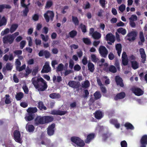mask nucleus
I'll return each mask as SVG.
<instances>
[{
	"mask_svg": "<svg viewBox=\"0 0 147 147\" xmlns=\"http://www.w3.org/2000/svg\"><path fill=\"white\" fill-rule=\"evenodd\" d=\"M41 38L42 40L46 42L48 40V36H46V37L45 36V35L43 34H41L40 35Z\"/></svg>",
	"mask_w": 147,
	"mask_h": 147,
	"instance_id": "61",
	"label": "nucleus"
},
{
	"mask_svg": "<svg viewBox=\"0 0 147 147\" xmlns=\"http://www.w3.org/2000/svg\"><path fill=\"white\" fill-rule=\"evenodd\" d=\"M130 21H134L137 20V17L136 15H132L129 18Z\"/></svg>",
	"mask_w": 147,
	"mask_h": 147,
	"instance_id": "52",
	"label": "nucleus"
},
{
	"mask_svg": "<svg viewBox=\"0 0 147 147\" xmlns=\"http://www.w3.org/2000/svg\"><path fill=\"white\" fill-rule=\"evenodd\" d=\"M37 107L40 110L43 109L45 110L47 109V107L44 106L43 102L42 101H39L38 102Z\"/></svg>",
	"mask_w": 147,
	"mask_h": 147,
	"instance_id": "28",
	"label": "nucleus"
},
{
	"mask_svg": "<svg viewBox=\"0 0 147 147\" xmlns=\"http://www.w3.org/2000/svg\"><path fill=\"white\" fill-rule=\"evenodd\" d=\"M91 58L92 61L94 62H97L99 60L94 54H92L91 55Z\"/></svg>",
	"mask_w": 147,
	"mask_h": 147,
	"instance_id": "51",
	"label": "nucleus"
},
{
	"mask_svg": "<svg viewBox=\"0 0 147 147\" xmlns=\"http://www.w3.org/2000/svg\"><path fill=\"white\" fill-rule=\"evenodd\" d=\"M121 147H127V144L125 140H123L121 142Z\"/></svg>",
	"mask_w": 147,
	"mask_h": 147,
	"instance_id": "59",
	"label": "nucleus"
},
{
	"mask_svg": "<svg viewBox=\"0 0 147 147\" xmlns=\"http://www.w3.org/2000/svg\"><path fill=\"white\" fill-rule=\"evenodd\" d=\"M18 27V25L17 24H12L10 28V32L11 33L14 32L17 29Z\"/></svg>",
	"mask_w": 147,
	"mask_h": 147,
	"instance_id": "37",
	"label": "nucleus"
},
{
	"mask_svg": "<svg viewBox=\"0 0 147 147\" xmlns=\"http://www.w3.org/2000/svg\"><path fill=\"white\" fill-rule=\"evenodd\" d=\"M112 134L109 132H107L102 135V140L104 141H106L109 138H112Z\"/></svg>",
	"mask_w": 147,
	"mask_h": 147,
	"instance_id": "27",
	"label": "nucleus"
},
{
	"mask_svg": "<svg viewBox=\"0 0 147 147\" xmlns=\"http://www.w3.org/2000/svg\"><path fill=\"white\" fill-rule=\"evenodd\" d=\"M140 142L141 144L140 147H146L147 145V135H143L142 137Z\"/></svg>",
	"mask_w": 147,
	"mask_h": 147,
	"instance_id": "13",
	"label": "nucleus"
},
{
	"mask_svg": "<svg viewBox=\"0 0 147 147\" xmlns=\"http://www.w3.org/2000/svg\"><path fill=\"white\" fill-rule=\"evenodd\" d=\"M118 32L119 33H121L123 35H124L126 33V30L122 28H120L118 29L117 30Z\"/></svg>",
	"mask_w": 147,
	"mask_h": 147,
	"instance_id": "43",
	"label": "nucleus"
},
{
	"mask_svg": "<svg viewBox=\"0 0 147 147\" xmlns=\"http://www.w3.org/2000/svg\"><path fill=\"white\" fill-rule=\"evenodd\" d=\"M81 69L80 66L78 64L76 65L74 67V69L77 71H79Z\"/></svg>",
	"mask_w": 147,
	"mask_h": 147,
	"instance_id": "62",
	"label": "nucleus"
},
{
	"mask_svg": "<svg viewBox=\"0 0 147 147\" xmlns=\"http://www.w3.org/2000/svg\"><path fill=\"white\" fill-rule=\"evenodd\" d=\"M38 109L36 107H29L27 110V111L28 113H33L36 112Z\"/></svg>",
	"mask_w": 147,
	"mask_h": 147,
	"instance_id": "30",
	"label": "nucleus"
},
{
	"mask_svg": "<svg viewBox=\"0 0 147 147\" xmlns=\"http://www.w3.org/2000/svg\"><path fill=\"white\" fill-rule=\"evenodd\" d=\"M14 39L11 35L9 34L4 36L2 38V41L3 43L5 44H11L13 42Z\"/></svg>",
	"mask_w": 147,
	"mask_h": 147,
	"instance_id": "5",
	"label": "nucleus"
},
{
	"mask_svg": "<svg viewBox=\"0 0 147 147\" xmlns=\"http://www.w3.org/2000/svg\"><path fill=\"white\" fill-rule=\"evenodd\" d=\"M139 52L141 58H142L141 61L142 63H144L146 60V55L145 51L143 48H141L139 49Z\"/></svg>",
	"mask_w": 147,
	"mask_h": 147,
	"instance_id": "18",
	"label": "nucleus"
},
{
	"mask_svg": "<svg viewBox=\"0 0 147 147\" xmlns=\"http://www.w3.org/2000/svg\"><path fill=\"white\" fill-rule=\"evenodd\" d=\"M115 80L117 85L119 86L122 87L124 86V84L123 82V80L121 77L119 76H116L115 77Z\"/></svg>",
	"mask_w": 147,
	"mask_h": 147,
	"instance_id": "20",
	"label": "nucleus"
},
{
	"mask_svg": "<svg viewBox=\"0 0 147 147\" xmlns=\"http://www.w3.org/2000/svg\"><path fill=\"white\" fill-rule=\"evenodd\" d=\"M54 16V13L53 12L50 10L47 11L44 14V17L47 22H49L50 20L51 21H53V20Z\"/></svg>",
	"mask_w": 147,
	"mask_h": 147,
	"instance_id": "3",
	"label": "nucleus"
},
{
	"mask_svg": "<svg viewBox=\"0 0 147 147\" xmlns=\"http://www.w3.org/2000/svg\"><path fill=\"white\" fill-rule=\"evenodd\" d=\"M114 65L116 67L117 69L118 70L120 69L119 62L118 59H116L115 60Z\"/></svg>",
	"mask_w": 147,
	"mask_h": 147,
	"instance_id": "63",
	"label": "nucleus"
},
{
	"mask_svg": "<svg viewBox=\"0 0 147 147\" xmlns=\"http://www.w3.org/2000/svg\"><path fill=\"white\" fill-rule=\"evenodd\" d=\"M138 32L136 31H132L127 34L126 37H127V40L129 41H134L136 39Z\"/></svg>",
	"mask_w": 147,
	"mask_h": 147,
	"instance_id": "4",
	"label": "nucleus"
},
{
	"mask_svg": "<svg viewBox=\"0 0 147 147\" xmlns=\"http://www.w3.org/2000/svg\"><path fill=\"white\" fill-rule=\"evenodd\" d=\"M39 67L38 66L36 67L33 70L32 72V74L33 76H35L38 73V70Z\"/></svg>",
	"mask_w": 147,
	"mask_h": 147,
	"instance_id": "49",
	"label": "nucleus"
},
{
	"mask_svg": "<svg viewBox=\"0 0 147 147\" xmlns=\"http://www.w3.org/2000/svg\"><path fill=\"white\" fill-rule=\"evenodd\" d=\"M49 96L51 98L53 99L59 98L61 97L59 94L55 93L51 94Z\"/></svg>",
	"mask_w": 147,
	"mask_h": 147,
	"instance_id": "35",
	"label": "nucleus"
},
{
	"mask_svg": "<svg viewBox=\"0 0 147 147\" xmlns=\"http://www.w3.org/2000/svg\"><path fill=\"white\" fill-rule=\"evenodd\" d=\"M67 111H62L60 110H53L51 111L50 114L54 115H62L67 113Z\"/></svg>",
	"mask_w": 147,
	"mask_h": 147,
	"instance_id": "11",
	"label": "nucleus"
},
{
	"mask_svg": "<svg viewBox=\"0 0 147 147\" xmlns=\"http://www.w3.org/2000/svg\"><path fill=\"white\" fill-rule=\"evenodd\" d=\"M80 27L83 33H85L87 31L86 26L82 24H81L80 25Z\"/></svg>",
	"mask_w": 147,
	"mask_h": 147,
	"instance_id": "47",
	"label": "nucleus"
},
{
	"mask_svg": "<svg viewBox=\"0 0 147 147\" xmlns=\"http://www.w3.org/2000/svg\"><path fill=\"white\" fill-rule=\"evenodd\" d=\"M25 7L23 11V15L24 16H26L27 14L29 12V10L27 5H26L25 7Z\"/></svg>",
	"mask_w": 147,
	"mask_h": 147,
	"instance_id": "45",
	"label": "nucleus"
},
{
	"mask_svg": "<svg viewBox=\"0 0 147 147\" xmlns=\"http://www.w3.org/2000/svg\"><path fill=\"white\" fill-rule=\"evenodd\" d=\"M92 36L94 39H99L101 37V34L97 31H95L92 34Z\"/></svg>",
	"mask_w": 147,
	"mask_h": 147,
	"instance_id": "31",
	"label": "nucleus"
},
{
	"mask_svg": "<svg viewBox=\"0 0 147 147\" xmlns=\"http://www.w3.org/2000/svg\"><path fill=\"white\" fill-rule=\"evenodd\" d=\"M106 40L107 41H109L107 43L110 45H112V43H114L115 41V37L111 33L107 34L105 37Z\"/></svg>",
	"mask_w": 147,
	"mask_h": 147,
	"instance_id": "8",
	"label": "nucleus"
},
{
	"mask_svg": "<svg viewBox=\"0 0 147 147\" xmlns=\"http://www.w3.org/2000/svg\"><path fill=\"white\" fill-rule=\"evenodd\" d=\"M77 34V32L75 30H72L69 32V34L70 37L71 38H74Z\"/></svg>",
	"mask_w": 147,
	"mask_h": 147,
	"instance_id": "42",
	"label": "nucleus"
},
{
	"mask_svg": "<svg viewBox=\"0 0 147 147\" xmlns=\"http://www.w3.org/2000/svg\"><path fill=\"white\" fill-rule=\"evenodd\" d=\"M64 67V65L62 63H60L59 64L57 68L56 72H58L62 71Z\"/></svg>",
	"mask_w": 147,
	"mask_h": 147,
	"instance_id": "44",
	"label": "nucleus"
},
{
	"mask_svg": "<svg viewBox=\"0 0 147 147\" xmlns=\"http://www.w3.org/2000/svg\"><path fill=\"white\" fill-rule=\"evenodd\" d=\"M84 42L87 45H90L91 44V42L90 40L87 38H83Z\"/></svg>",
	"mask_w": 147,
	"mask_h": 147,
	"instance_id": "50",
	"label": "nucleus"
},
{
	"mask_svg": "<svg viewBox=\"0 0 147 147\" xmlns=\"http://www.w3.org/2000/svg\"><path fill=\"white\" fill-rule=\"evenodd\" d=\"M93 114L95 117L97 119H100L103 117L102 112L100 110L96 111Z\"/></svg>",
	"mask_w": 147,
	"mask_h": 147,
	"instance_id": "23",
	"label": "nucleus"
},
{
	"mask_svg": "<svg viewBox=\"0 0 147 147\" xmlns=\"http://www.w3.org/2000/svg\"><path fill=\"white\" fill-rule=\"evenodd\" d=\"M14 139L17 142L21 143V135L19 131L17 130L14 131L13 133Z\"/></svg>",
	"mask_w": 147,
	"mask_h": 147,
	"instance_id": "12",
	"label": "nucleus"
},
{
	"mask_svg": "<svg viewBox=\"0 0 147 147\" xmlns=\"http://www.w3.org/2000/svg\"><path fill=\"white\" fill-rule=\"evenodd\" d=\"M26 74H25V76H27L29 74L32 72V70L29 67H27L25 70Z\"/></svg>",
	"mask_w": 147,
	"mask_h": 147,
	"instance_id": "53",
	"label": "nucleus"
},
{
	"mask_svg": "<svg viewBox=\"0 0 147 147\" xmlns=\"http://www.w3.org/2000/svg\"><path fill=\"white\" fill-rule=\"evenodd\" d=\"M88 70L91 72H93L95 68L94 64L91 63L89 62L88 64Z\"/></svg>",
	"mask_w": 147,
	"mask_h": 147,
	"instance_id": "32",
	"label": "nucleus"
},
{
	"mask_svg": "<svg viewBox=\"0 0 147 147\" xmlns=\"http://www.w3.org/2000/svg\"><path fill=\"white\" fill-rule=\"evenodd\" d=\"M26 127L27 131L29 132H33L35 129L33 125L28 123L27 124Z\"/></svg>",
	"mask_w": 147,
	"mask_h": 147,
	"instance_id": "25",
	"label": "nucleus"
},
{
	"mask_svg": "<svg viewBox=\"0 0 147 147\" xmlns=\"http://www.w3.org/2000/svg\"><path fill=\"white\" fill-rule=\"evenodd\" d=\"M131 67L134 69L138 68L139 67V63L136 61H133L131 62Z\"/></svg>",
	"mask_w": 147,
	"mask_h": 147,
	"instance_id": "34",
	"label": "nucleus"
},
{
	"mask_svg": "<svg viewBox=\"0 0 147 147\" xmlns=\"http://www.w3.org/2000/svg\"><path fill=\"white\" fill-rule=\"evenodd\" d=\"M106 1L105 0H99V3L102 7L105 8V7Z\"/></svg>",
	"mask_w": 147,
	"mask_h": 147,
	"instance_id": "55",
	"label": "nucleus"
},
{
	"mask_svg": "<svg viewBox=\"0 0 147 147\" xmlns=\"http://www.w3.org/2000/svg\"><path fill=\"white\" fill-rule=\"evenodd\" d=\"M71 141L76 145L78 147H83L85 145L84 142L80 138L73 136L71 138Z\"/></svg>",
	"mask_w": 147,
	"mask_h": 147,
	"instance_id": "2",
	"label": "nucleus"
},
{
	"mask_svg": "<svg viewBox=\"0 0 147 147\" xmlns=\"http://www.w3.org/2000/svg\"><path fill=\"white\" fill-rule=\"evenodd\" d=\"M38 55L40 57L44 55L46 58H49L50 56V53L48 51L43 50L40 51L38 53Z\"/></svg>",
	"mask_w": 147,
	"mask_h": 147,
	"instance_id": "15",
	"label": "nucleus"
},
{
	"mask_svg": "<svg viewBox=\"0 0 147 147\" xmlns=\"http://www.w3.org/2000/svg\"><path fill=\"white\" fill-rule=\"evenodd\" d=\"M26 44V41L25 40H23L22 41L20 44V47L21 49H23L25 47Z\"/></svg>",
	"mask_w": 147,
	"mask_h": 147,
	"instance_id": "58",
	"label": "nucleus"
},
{
	"mask_svg": "<svg viewBox=\"0 0 147 147\" xmlns=\"http://www.w3.org/2000/svg\"><path fill=\"white\" fill-rule=\"evenodd\" d=\"M125 96V94L124 92H121L117 94L115 96L114 98L115 100L121 99L123 98Z\"/></svg>",
	"mask_w": 147,
	"mask_h": 147,
	"instance_id": "22",
	"label": "nucleus"
},
{
	"mask_svg": "<svg viewBox=\"0 0 147 147\" xmlns=\"http://www.w3.org/2000/svg\"><path fill=\"white\" fill-rule=\"evenodd\" d=\"M68 85L70 87L73 88H78L80 86V84L79 82L71 81L69 82L68 83Z\"/></svg>",
	"mask_w": 147,
	"mask_h": 147,
	"instance_id": "16",
	"label": "nucleus"
},
{
	"mask_svg": "<svg viewBox=\"0 0 147 147\" xmlns=\"http://www.w3.org/2000/svg\"><path fill=\"white\" fill-rule=\"evenodd\" d=\"M82 85L83 88H87L90 86V84L88 80H86L82 84Z\"/></svg>",
	"mask_w": 147,
	"mask_h": 147,
	"instance_id": "38",
	"label": "nucleus"
},
{
	"mask_svg": "<svg viewBox=\"0 0 147 147\" xmlns=\"http://www.w3.org/2000/svg\"><path fill=\"white\" fill-rule=\"evenodd\" d=\"M122 45L120 43L117 44L115 45V48L117 51L118 55L119 56H120V54L122 51Z\"/></svg>",
	"mask_w": 147,
	"mask_h": 147,
	"instance_id": "29",
	"label": "nucleus"
},
{
	"mask_svg": "<svg viewBox=\"0 0 147 147\" xmlns=\"http://www.w3.org/2000/svg\"><path fill=\"white\" fill-rule=\"evenodd\" d=\"M139 37L140 41L142 42H145V38L143 32H142L141 31L140 32Z\"/></svg>",
	"mask_w": 147,
	"mask_h": 147,
	"instance_id": "48",
	"label": "nucleus"
},
{
	"mask_svg": "<svg viewBox=\"0 0 147 147\" xmlns=\"http://www.w3.org/2000/svg\"><path fill=\"white\" fill-rule=\"evenodd\" d=\"M72 21L74 24L76 26L79 25V21L77 17L72 16Z\"/></svg>",
	"mask_w": 147,
	"mask_h": 147,
	"instance_id": "41",
	"label": "nucleus"
},
{
	"mask_svg": "<svg viewBox=\"0 0 147 147\" xmlns=\"http://www.w3.org/2000/svg\"><path fill=\"white\" fill-rule=\"evenodd\" d=\"M39 18V16L37 14H34L32 17V19L35 21L38 20Z\"/></svg>",
	"mask_w": 147,
	"mask_h": 147,
	"instance_id": "60",
	"label": "nucleus"
},
{
	"mask_svg": "<svg viewBox=\"0 0 147 147\" xmlns=\"http://www.w3.org/2000/svg\"><path fill=\"white\" fill-rule=\"evenodd\" d=\"M44 124L48 123L52 121L54 119L52 116H44Z\"/></svg>",
	"mask_w": 147,
	"mask_h": 147,
	"instance_id": "24",
	"label": "nucleus"
},
{
	"mask_svg": "<svg viewBox=\"0 0 147 147\" xmlns=\"http://www.w3.org/2000/svg\"><path fill=\"white\" fill-rule=\"evenodd\" d=\"M34 118V114L28 113L25 119L26 121H30L33 120Z\"/></svg>",
	"mask_w": 147,
	"mask_h": 147,
	"instance_id": "26",
	"label": "nucleus"
},
{
	"mask_svg": "<svg viewBox=\"0 0 147 147\" xmlns=\"http://www.w3.org/2000/svg\"><path fill=\"white\" fill-rule=\"evenodd\" d=\"M9 31L10 30L9 29L7 28L1 32V36H4L5 35L8 33Z\"/></svg>",
	"mask_w": 147,
	"mask_h": 147,
	"instance_id": "54",
	"label": "nucleus"
},
{
	"mask_svg": "<svg viewBox=\"0 0 147 147\" xmlns=\"http://www.w3.org/2000/svg\"><path fill=\"white\" fill-rule=\"evenodd\" d=\"M99 53L102 57H106L108 53V51L105 46H100L99 49Z\"/></svg>",
	"mask_w": 147,
	"mask_h": 147,
	"instance_id": "6",
	"label": "nucleus"
},
{
	"mask_svg": "<svg viewBox=\"0 0 147 147\" xmlns=\"http://www.w3.org/2000/svg\"><path fill=\"white\" fill-rule=\"evenodd\" d=\"M55 124L53 123L49 125L47 128V132L48 135L50 136L53 135L55 131Z\"/></svg>",
	"mask_w": 147,
	"mask_h": 147,
	"instance_id": "7",
	"label": "nucleus"
},
{
	"mask_svg": "<svg viewBox=\"0 0 147 147\" xmlns=\"http://www.w3.org/2000/svg\"><path fill=\"white\" fill-rule=\"evenodd\" d=\"M51 68L49 66V63L48 62L45 63V65L43 67L41 71L42 73H48L51 71Z\"/></svg>",
	"mask_w": 147,
	"mask_h": 147,
	"instance_id": "14",
	"label": "nucleus"
},
{
	"mask_svg": "<svg viewBox=\"0 0 147 147\" xmlns=\"http://www.w3.org/2000/svg\"><path fill=\"white\" fill-rule=\"evenodd\" d=\"M95 136V134L93 133L88 134L85 140V143L87 144L89 143L94 138Z\"/></svg>",
	"mask_w": 147,
	"mask_h": 147,
	"instance_id": "19",
	"label": "nucleus"
},
{
	"mask_svg": "<svg viewBox=\"0 0 147 147\" xmlns=\"http://www.w3.org/2000/svg\"><path fill=\"white\" fill-rule=\"evenodd\" d=\"M53 3L52 1L51 0H49L47 1L45 6V8H46L49 9L53 5Z\"/></svg>",
	"mask_w": 147,
	"mask_h": 147,
	"instance_id": "46",
	"label": "nucleus"
},
{
	"mask_svg": "<svg viewBox=\"0 0 147 147\" xmlns=\"http://www.w3.org/2000/svg\"><path fill=\"white\" fill-rule=\"evenodd\" d=\"M24 96V94L22 92H20L17 93L16 96V98L17 100H21Z\"/></svg>",
	"mask_w": 147,
	"mask_h": 147,
	"instance_id": "40",
	"label": "nucleus"
},
{
	"mask_svg": "<svg viewBox=\"0 0 147 147\" xmlns=\"http://www.w3.org/2000/svg\"><path fill=\"white\" fill-rule=\"evenodd\" d=\"M131 90L135 95L138 96L142 95L144 93V91L139 88L133 87L132 88Z\"/></svg>",
	"mask_w": 147,
	"mask_h": 147,
	"instance_id": "10",
	"label": "nucleus"
},
{
	"mask_svg": "<svg viewBox=\"0 0 147 147\" xmlns=\"http://www.w3.org/2000/svg\"><path fill=\"white\" fill-rule=\"evenodd\" d=\"M82 63L84 65H86L88 63V60L87 59V57L84 56L83 57V59L82 60Z\"/></svg>",
	"mask_w": 147,
	"mask_h": 147,
	"instance_id": "64",
	"label": "nucleus"
},
{
	"mask_svg": "<svg viewBox=\"0 0 147 147\" xmlns=\"http://www.w3.org/2000/svg\"><path fill=\"white\" fill-rule=\"evenodd\" d=\"M12 65L11 64L9 63H7L6 64L5 67H4L2 69V72L4 73L6 72V71H11L12 69Z\"/></svg>",
	"mask_w": 147,
	"mask_h": 147,
	"instance_id": "21",
	"label": "nucleus"
},
{
	"mask_svg": "<svg viewBox=\"0 0 147 147\" xmlns=\"http://www.w3.org/2000/svg\"><path fill=\"white\" fill-rule=\"evenodd\" d=\"M124 126L127 129L133 130L134 129L132 125L128 122L124 124Z\"/></svg>",
	"mask_w": 147,
	"mask_h": 147,
	"instance_id": "33",
	"label": "nucleus"
},
{
	"mask_svg": "<svg viewBox=\"0 0 147 147\" xmlns=\"http://www.w3.org/2000/svg\"><path fill=\"white\" fill-rule=\"evenodd\" d=\"M104 69L106 72H111L113 73H115L117 71L116 68L113 65H111L108 67H105Z\"/></svg>",
	"mask_w": 147,
	"mask_h": 147,
	"instance_id": "17",
	"label": "nucleus"
},
{
	"mask_svg": "<svg viewBox=\"0 0 147 147\" xmlns=\"http://www.w3.org/2000/svg\"><path fill=\"white\" fill-rule=\"evenodd\" d=\"M32 82L35 88L39 91H43L47 88V82L41 77L33 78L32 79Z\"/></svg>",
	"mask_w": 147,
	"mask_h": 147,
	"instance_id": "1",
	"label": "nucleus"
},
{
	"mask_svg": "<svg viewBox=\"0 0 147 147\" xmlns=\"http://www.w3.org/2000/svg\"><path fill=\"white\" fill-rule=\"evenodd\" d=\"M122 64L123 65L126 66L128 63V59H122Z\"/></svg>",
	"mask_w": 147,
	"mask_h": 147,
	"instance_id": "57",
	"label": "nucleus"
},
{
	"mask_svg": "<svg viewBox=\"0 0 147 147\" xmlns=\"http://www.w3.org/2000/svg\"><path fill=\"white\" fill-rule=\"evenodd\" d=\"M119 10L121 12H123L125 9V5L122 4L120 5L119 7Z\"/></svg>",
	"mask_w": 147,
	"mask_h": 147,
	"instance_id": "56",
	"label": "nucleus"
},
{
	"mask_svg": "<svg viewBox=\"0 0 147 147\" xmlns=\"http://www.w3.org/2000/svg\"><path fill=\"white\" fill-rule=\"evenodd\" d=\"M94 99L97 100L100 98L102 96V95L100 91H96L94 94Z\"/></svg>",
	"mask_w": 147,
	"mask_h": 147,
	"instance_id": "36",
	"label": "nucleus"
},
{
	"mask_svg": "<svg viewBox=\"0 0 147 147\" xmlns=\"http://www.w3.org/2000/svg\"><path fill=\"white\" fill-rule=\"evenodd\" d=\"M7 22V20L5 17L3 16L1 20H0V27L3 26L5 25L6 24Z\"/></svg>",
	"mask_w": 147,
	"mask_h": 147,
	"instance_id": "39",
	"label": "nucleus"
},
{
	"mask_svg": "<svg viewBox=\"0 0 147 147\" xmlns=\"http://www.w3.org/2000/svg\"><path fill=\"white\" fill-rule=\"evenodd\" d=\"M43 116H37L34 119V123L35 125L38 126L40 125L44 124Z\"/></svg>",
	"mask_w": 147,
	"mask_h": 147,
	"instance_id": "9",
	"label": "nucleus"
}]
</instances>
